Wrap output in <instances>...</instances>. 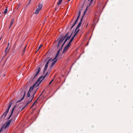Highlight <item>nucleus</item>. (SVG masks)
Segmentation results:
<instances>
[{"mask_svg": "<svg viewBox=\"0 0 133 133\" xmlns=\"http://www.w3.org/2000/svg\"><path fill=\"white\" fill-rule=\"evenodd\" d=\"M62 0H59L58 2L57 3V5H59L61 4Z\"/></svg>", "mask_w": 133, "mask_h": 133, "instance_id": "18", "label": "nucleus"}, {"mask_svg": "<svg viewBox=\"0 0 133 133\" xmlns=\"http://www.w3.org/2000/svg\"><path fill=\"white\" fill-rule=\"evenodd\" d=\"M59 55V54L57 53L56 54V55L55 56V57L53 59H52V61L54 60H55V59H56V58Z\"/></svg>", "mask_w": 133, "mask_h": 133, "instance_id": "19", "label": "nucleus"}, {"mask_svg": "<svg viewBox=\"0 0 133 133\" xmlns=\"http://www.w3.org/2000/svg\"><path fill=\"white\" fill-rule=\"evenodd\" d=\"M8 47H7L6 48V49H5V52H6V51L7 50V49H8Z\"/></svg>", "mask_w": 133, "mask_h": 133, "instance_id": "33", "label": "nucleus"}, {"mask_svg": "<svg viewBox=\"0 0 133 133\" xmlns=\"http://www.w3.org/2000/svg\"><path fill=\"white\" fill-rule=\"evenodd\" d=\"M73 40H72L71 39L70 41V42H71Z\"/></svg>", "mask_w": 133, "mask_h": 133, "instance_id": "37", "label": "nucleus"}, {"mask_svg": "<svg viewBox=\"0 0 133 133\" xmlns=\"http://www.w3.org/2000/svg\"><path fill=\"white\" fill-rule=\"evenodd\" d=\"M88 0L89 1L90 0ZM93 0H91V1H90V4H89V5H90V4H91V3L92 2V1H93Z\"/></svg>", "mask_w": 133, "mask_h": 133, "instance_id": "32", "label": "nucleus"}, {"mask_svg": "<svg viewBox=\"0 0 133 133\" xmlns=\"http://www.w3.org/2000/svg\"><path fill=\"white\" fill-rule=\"evenodd\" d=\"M40 70V68L39 67L38 68V70L36 72V74L34 75V74H33V75L34 76V77L32 79V80L33 81L35 79V78L37 76L38 74L39 73Z\"/></svg>", "mask_w": 133, "mask_h": 133, "instance_id": "8", "label": "nucleus"}, {"mask_svg": "<svg viewBox=\"0 0 133 133\" xmlns=\"http://www.w3.org/2000/svg\"><path fill=\"white\" fill-rule=\"evenodd\" d=\"M49 72L48 71H47V72L46 73V74L45 75L43 76H42L40 77L38 79L36 82H35V83L33 84L32 86H31L30 88H29V91L27 93V95L26 96V97H30V93H31V90H32L36 86H36L35 87V88H36L38 86L40 83H41V82L43 80L44 78L48 75V74Z\"/></svg>", "mask_w": 133, "mask_h": 133, "instance_id": "1", "label": "nucleus"}, {"mask_svg": "<svg viewBox=\"0 0 133 133\" xmlns=\"http://www.w3.org/2000/svg\"><path fill=\"white\" fill-rule=\"evenodd\" d=\"M26 93V92L25 91H24V94L23 95V96L21 98V99L20 100H19L18 101H17L16 102V103H17L18 102H20L21 101H22L24 97L25 96Z\"/></svg>", "mask_w": 133, "mask_h": 133, "instance_id": "11", "label": "nucleus"}, {"mask_svg": "<svg viewBox=\"0 0 133 133\" xmlns=\"http://www.w3.org/2000/svg\"><path fill=\"white\" fill-rule=\"evenodd\" d=\"M59 38H58V39H57V40H58Z\"/></svg>", "mask_w": 133, "mask_h": 133, "instance_id": "44", "label": "nucleus"}, {"mask_svg": "<svg viewBox=\"0 0 133 133\" xmlns=\"http://www.w3.org/2000/svg\"><path fill=\"white\" fill-rule=\"evenodd\" d=\"M25 107H24L23 108H21V107H19V111H21L23 109H24Z\"/></svg>", "mask_w": 133, "mask_h": 133, "instance_id": "25", "label": "nucleus"}, {"mask_svg": "<svg viewBox=\"0 0 133 133\" xmlns=\"http://www.w3.org/2000/svg\"><path fill=\"white\" fill-rule=\"evenodd\" d=\"M30 103L29 102H28L27 103H26V105H25V106L24 107H27Z\"/></svg>", "mask_w": 133, "mask_h": 133, "instance_id": "26", "label": "nucleus"}, {"mask_svg": "<svg viewBox=\"0 0 133 133\" xmlns=\"http://www.w3.org/2000/svg\"><path fill=\"white\" fill-rule=\"evenodd\" d=\"M53 80L54 79H52L51 81L49 83V85H50L51 83L52 82V81H53Z\"/></svg>", "mask_w": 133, "mask_h": 133, "instance_id": "30", "label": "nucleus"}, {"mask_svg": "<svg viewBox=\"0 0 133 133\" xmlns=\"http://www.w3.org/2000/svg\"><path fill=\"white\" fill-rule=\"evenodd\" d=\"M62 46H61V48H60L59 50H58V51H60V50H61L62 49Z\"/></svg>", "mask_w": 133, "mask_h": 133, "instance_id": "34", "label": "nucleus"}, {"mask_svg": "<svg viewBox=\"0 0 133 133\" xmlns=\"http://www.w3.org/2000/svg\"><path fill=\"white\" fill-rule=\"evenodd\" d=\"M51 60V59H49L47 61V62H46V64L48 65V64L50 61Z\"/></svg>", "mask_w": 133, "mask_h": 133, "instance_id": "22", "label": "nucleus"}, {"mask_svg": "<svg viewBox=\"0 0 133 133\" xmlns=\"http://www.w3.org/2000/svg\"><path fill=\"white\" fill-rule=\"evenodd\" d=\"M69 46H68V45H66L65 47L64 50L63 51V53L66 52L68 49L69 48Z\"/></svg>", "mask_w": 133, "mask_h": 133, "instance_id": "13", "label": "nucleus"}, {"mask_svg": "<svg viewBox=\"0 0 133 133\" xmlns=\"http://www.w3.org/2000/svg\"><path fill=\"white\" fill-rule=\"evenodd\" d=\"M37 103V100H36L34 103H33V104L32 105V106H31V108L32 107H33L34 105V104H35V103Z\"/></svg>", "mask_w": 133, "mask_h": 133, "instance_id": "24", "label": "nucleus"}, {"mask_svg": "<svg viewBox=\"0 0 133 133\" xmlns=\"http://www.w3.org/2000/svg\"><path fill=\"white\" fill-rule=\"evenodd\" d=\"M8 12V7H6L5 8V10L4 12V14H6Z\"/></svg>", "mask_w": 133, "mask_h": 133, "instance_id": "17", "label": "nucleus"}, {"mask_svg": "<svg viewBox=\"0 0 133 133\" xmlns=\"http://www.w3.org/2000/svg\"><path fill=\"white\" fill-rule=\"evenodd\" d=\"M12 119L9 120L6 122L2 127L0 130V133L2 131L3 129H5L10 125L12 121Z\"/></svg>", "mask_w": 133, "mask_h": 133, "instance_id": "2", "label": "nucleus"}, {"mask_svg": "<svg viewBox=\"0 0 133 133\" xmlns=\"http://www.w3.org/2000/svg\"><path fill=\"white\" fill-rule=\"evenodd\" d=\"M73 1V0H72V1Z\"/></svg>", "mask_w": 133, "mask_h": 133, "instance_id": "45", "label": "nucleus"}, {"mask_svg": "<svg viewBox=\"0 0 133 133\" xmlns=\"http://www.w3.org/2000/svg\"><path fill=\"white\" fill-rule=\"evenodd\" d=\"M58 9V7L57 6H56V7L55 8V10H57V9Z\"/></svg>", "mask_w": 133, "mask_h": 133, "instance_id": "35", "label": "nucleus"}, {"mask_svg": "<svg viewBox=\"0 0 133 133\" xmlns=\"http://www.w3.org/2000/svg\"><path fill=\"white\" fill-rule=\"evenodd\" d=\"M58 9V7L57 6H56V7L55 8V10H57V9Z\"/></svg>", "mask_w": 133, "mask_h": 133, "instance_id": "36", "label": "nucleus"}, {"mask_svg": "<svg viewBox=\"0 0 133 133\" xmlns=\"http://www.w3.org/2000/svg\"><path fill=\"white\" fill-rule=\"evenodd\" d=\"M78 28H77V26L74 31V33H75L77 31V30L79 29H78Z\"/></svg>", "mask_w": 133, "mask_h": 133, "instance_id": "27", "label": "nucleus"}, {"mask_svg": "<svg viewBox=\"0 0 133 133\" xmlns=\"http://www.w3.org/2000/svg\"><path fill=\"white\" fill-rule=\"evenodd\" d=\"M83 17V16H82V18H81V20L79 22V23H78V25L77 26V28H78L80 27L81 25Z\"/></svg>", "mask_w": 133, "mask_h": 133, "instance_id": "12", "label": "nucleus"}, {"mask_svg": "<svg viewBox=\"0 0 133 133\" xmlns=\"http://www.w3.org/2000/svg\"><path fill=\"white\" fill-rule=\"evenodd\" d=\"M16 107V105L15 106H14V108L12 109V110L11 112V114L10 115V116H9V117H8V119H9L11 117V116H12V114L13 113V111H14V109L15 108V107Z\"/></svg>", "mask_w": 133, "mask_h": 133, "instance_id": "9", "label": "nucleus"}, {"mask_svg": "<svg viewBox=\"0 0 133 133\" xmlns=\"http://www.w3.org/2000/svg\"><path fill=\"white\" fill-rule=\"evenodd\" d=\"M27 99L28 100V101H27L29 102L30 103L32 100V99H31V98H29L28 99L27 98Z\"/></svg>", "mask_w": 133, "mask_h": 133, "instance_id": "20", "label": "nucleus"}, {"mask_svg": "<svg viewBox=\"0 0 133 133\" xmlns=\"http://www.w3.org/2000/svg\"><path fill=\"white\" fill-rule=\"evenodd\" d=\"M59 51H58L57 52V53H58V54H59Z\"/></svg>", "mask_w": 133, "mask_h": 133, "instance_id": "39", "label": "nucleus"}, {"mask_svg": "<svg viewBox=\"0 0 133 133\" xmlns=\"http://www.w3.org/2000/svg\"><path fill=\"white\" fill-rule=\"evenodd\" d=\"M12 103L11 102L10 103L9 105V106L8 107V109H7L3 113V115L2 116V117H4V118L6 117V116L8 113L9 109L10 108L11 106V105Z\"/></svg>", "mask_w": 133, "mask_h": 133, "instance_id": "3", "label": "nucleus"}, {"mask_svg": "<svg viewBox=\"0 0 133 133\" xmlns=\"http://www.w3.org/2000/svg\"><path fill=\"white\" fill-rule=\"evenodd\" d=\"M34 95H35V94H33V95H32L30 97V98H31V99H32L34 97Z\"/></svg>", "mask_w": 133, "mask_h": 133, "instance_id": "28", "label": "nucleus"}, {"mask_svg": "<svg viewBox=\"0 0 133 133\" xmlns=\"http://www.w3.org/2000/svg\"><path fill=\"white\" fill-rule=\"evenodd\" d=\"M87 8H86V9H85V11H84V14L83 15V17L85 15V14H86V12H87Z\"/></svg>", "mask_w": 133, "mask_h": 133, "instance_id": "21", "label": "nucleus"}, {"mask_svg": "<svg viewBox=\"0 0 133 133\" xmlns=\"http://www.w3.org/2000/svg\"><path fill=\"white\" fill-rule=\"evenodd\" d=\"M9 43L8 44V46H9Z\"/></svg>", "mask_w": 133, "mask_h": 133, "instance_id": "41", "label": "nucleus"}, {"mask_svg": "<svg viewBox=\"0 0 133 133\" xmlns=\"http://www.w3.org/2000/svg\"><path fill=\"white\" fill-rule=\"evenodd\" d=\"M54 60L52 61V60H51L50 61H52L51 65H50L51 68L55 64V63L57 61V59L55 60L54 61Z\"/></svg>", "mask_w": 133, "mask_h": 133, "instance_id": "10", "label": "nucleus"}, {"mask_svg": "<svg viewBox=\"0 0 133 133\" xmlns=\"http://www.w3.org/2000/svg\"><path fill=\"white\" fill-rule=\"evenodd\" d=\"M81 14V12L80 11H79V12L78 15L77 16V17L75 21V22L74 23V24H73L72 25V26L71 27V28H70L71 29H72L73 28L75 25L77 23V22L78 21V18L80 16Z\"/></svg>", "mask_w": 133, "mask_h": 133, "instance_id": "7", "label": "nucleus"}, {"mask_svg": "<svg viewBox=\"0 0 133 133\" xmlns=\"http://www.w3.org/2000/svg\"><path fill=\"white\" fill-rule=\"evenodd\" d=\"M71 42H70L69 41V42L68 43V44L67 45H68V46H71L70 44H71Z\"/></svg>", "mask_w": 133, "mask_h": 133, "instance_id": "29", "label": "nucleus"}, {"mask_svg": "<svg viewBox=\"0 0 133 133\" xmlns=\"http://www.w3.org/2000/svg\"><path fill=\"white\" fill-rule=\"evenodd\" d=\"M48 64H45V67H44V70H43V74L47 70V68H48Z\"/></svg>", "mask_w": 133, "mask_h": 133, "instance_id": "14", "label": "nucleus"}, {"mask_svg": "<svg viewBox=\"0 0 133 133\" xmlns=\"http://www.w3.org/2000/svg\"><path fill=\"white\" fill-rule=\"evenodd\" d=\"M31 0H30L29 2V3L28 4V5L30 3Z\"/></svg>", "mask_w": 133, "mask_h": 133, "instance_id": "38", "label": "nucleus"}, {"mask_svg": "<svg viewBox=\"0 0 133 133\" xmlns=\"http://www.w3.org/2000/svg\"><path fill=\"white\" fill-rule=\"evenodd\" d=\"M79 29H78L77 30V31L75 33V34H74V35L71 38V39L72 40H74V38L76 36L77 34V33L79 31Z\"/></svg>", "mask_w": 133, "mask_h": 133, "instance_id": "16", "label": "nucleus"}, {"mask_svg": "<svg viewBox=\"0 0 133 133\" xmlns=\"http://www.w3.org/2000/svg\"><path fill=\"white\" fill-rule=\"evenodd\" d=\"M42 46V45H40L39 46V47H38V49L37 50V51L39 50L41 48V47Z\"/></svg>", "mask_w": 133, "mask_h": 133, "instance_id": "23", "label": "nucleus"}, {"mask_svg": "<svg viewBox=\"0 0 133 133\" xmlns=\"http://www.w3.org/2000/svg\"><path fill=\"white\" fill-rule=\"evenodd\" d=\"M14 20L13 19H12L11 21L10 25L9 27V28H10V27H11V26L14 23Z\"/></svg>", "mask_w": 133, "mask_h": 133, "instance_id": "15", "label": "nucleus"}, {"mask_svg": "<svg viewBox=\"0 0 133 133\" xmlns=\"http://www.w3.org/2000/svg\"><path fill=\"white\" fill-rule=\"evenodd\" d=\"M5 76V74H4V76Z\"/></svg>", "mask_w": 133, "mask_h": 133, "instance_id": "43", "label": "nucleus"}, {"mask_svg": "<svg viewBox=\"0 0 133 133\" xmlns=\"http://www.w3.org/2000/svg\"><path fill=\"white\" fill-rule=\"evenodd\" d=\"M47 59L45 60L44 62H45L46 61Z\"/></svg>", "mask_w": 133, "mask_h": 133, "instance_id": "40", "label": "nucleus"}, {"mask_svg": "<svg viewBox=\"0 0 133 133\" xmlns=\"http://www.w3.org/2000/svg\"><path fill=\"white\" fill-rule=\"evenodd\" d=\"M67 34H66L64 36H63L60 38L58 42V44L57 45V48H58L59 47L60 45L62 43V42L64 40L65 37H66V36H67Z\"/></svg>", "mask_w": 133, "mask_h": 133, "instance_id": "5", "label": "nucleus"}, {"mask_svg": "<svg viewBox=\"0 0 133 133\" xmlns=\"http://www.w3.org/2000/svg\"><path fill=\"white\" fill-rule=\"evenodd\" d=\"M26 46H25V48H24V50H23V53H24V52L25 51V48H26Z\"/></svg>", "mask_w": 133, "mask_h": 133, "instance_id": "31", "label": "nucleus"}, {"mask_svg": "<svg viewBox=\"0 0 133 133\" xmlns=\"http://www.w3.org/2000/svg\"><path fill=\"white\" fill-rule=\"evenodd\" d=\"M66 34H67V36H66V37H65L66 38L65 40L64 41V42L63 43V44L62 45V47L63 46L64 44H65V43L67 42V40L68 39H69L70 38V37H71L72 33H71L70 35H68L69 33L68 32Z\"/></svg>", "mask_w": 133, "mask_h": 133, "instance_id": "6", "label": "nucleus"}, {"mask_svg": "<svg viewBox=\"0 0 133 133\" xmlns=\"http://www.w3.org/2000/svg\"><path fill=\"white\" fill-rule=\"evenodd\" d=\"M42 4L39 3L38 6V8L36 9L34 13L35 14H38L39 11L41 10L42 7Z\"/></svg>", "mask_w": 133, "mask_h": 133, "instance_id": "4", "label": "nucleus"}, {"mask_svg": "<svg viewBox=\"0 0 133 133\" xmlns=\"http://www.w3.org/2000/svg\"><path fill=\"white\" fill-rule=\"evenodd\" d=\"M36 92H34V94H35V93H36Z\"/></svg>", "mask_w": 133, "mask_h": 133, "instance_id": "42", "label": "nucleus"}]
</instances>
